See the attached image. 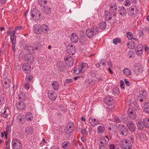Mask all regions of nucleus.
Wrapping results in <instances>:
<instances>
[{"label":"nucleus","mask_w":149,"mask_h":149,"mask_svg":"<svg viewBox=\"0 0 149 149\" xmlns=\"http://www.w3.org/2000/svg\"><path fill=\"white\" fill-rule=\"evenodd\" d=\"M118 130L119 134L124 136H127L128 133V130L127 128L122 124L118 125Z\"/></svg>","instance_id":"obj_1"},{"label":"nucleus","mask_w":149,"mask_h":149,"mask_svg":"<svg viewBox=\"0 0 149 149\" xmlns=\"http://www.w3.org/2000/svg\"><path fill=\"white\" fill-rule=\"evenodd\" d=\"M12 145L13 149H22V148L21 141L17 139H14L13 140Z\"/></svg>","instance_id":"obj_2"},{"label":"nucleus","mask_w":149,"mask_h":149,"mask_svg":"<svg viewBox=\"0 0 149 149\" xmlns=\"http://www.w3.org/2000/svg\"><path fill=\"white\" fill-rule=\"evenodd\" d=\"M74 125L72 122H70L68 124L66 127L67 130L66 131L67 134L66 136L67 137V138L68 139L70 138V136L69 134H68H68H71L73 131L74 129Z\"/></svg>","instance_id":"obj_3"},{"label":"nucleus","mask_w":149,"mask_h":149,"mask_svg":"<svg viewBox=\"0 0 149 149\" xmlns=\"http://www.w3.org/2000/svg\"><path fill=\"white\" fill-rule=\"evenodd\" d=\"M147 92L146 91H141L139 94L137 99L140 102H143L144 100H146L147 96Z\"/></svg>","instance_id":"obj_4"},{"label":"nucleus","mask_w":149,"mask_h":149,"mask_svg":"<svg viewBox=\"0 0 149 149\" xmlns=\"http://www.w3.org/2000/svg\"><path fill=\"white\" fill-rule=\"evenodd\" d=\"M128 113L129 117L132 119L134 120L136 118V115L134 110L132 108H130L128 109Z\"/></svg>","instance_id":"obj_5"},{"label":"nucleus","mask_w":149,"mask_h":149,"mask_svg":"<svg viewBox=\"0 0 149 149\" xmlns=\"http://www.w3.org/2000/svg\"><path fill=\"white\" fill-rule=\"evenodd\" d=\"M65 60L69 66L71 67L73 65L74 61L72 57L69 55L67 56L65 58Z\"/></svg>","instance_id":"obj_6"},{"label":"nucleus","mask_w":149,"mask_h":149,"mask_svg":"<svg viewBox=\"0 0 149 149\" xmlns=\"http://www.w3.org/2000/svg\"><path fill=\"white\" fill-rule=\"evenodd\" d=\"M136 52L137 55H141L143 52V47L141 44L137 45L135 48Z\"/></svg>","instance_id":"obj_7"},{"label":"nucleus","mask_w":149,"mask_h":149,"mask_svg":"<svg viewBox=\"0 0 149 149\" xmlns=\"http://www.w3.org/2000/svg\"><path fill=\"white\" fill-rule=\"evenodd\" d=\"M67 52L69 54L74 55L75 52V47L72 45H69L67 47Z\"/></svg>","instance_id":"obj_8"},{"label":"nucleus","mask_w":149,"mask_h":149,"mask_svg":"<svg viewBox=\"0 0 149 149\" xmlns=\"http://www.w3.org/2000/svg\"><path fill=\"white\" fill-rule=\"evenodd\" d=\"M127 126L129 130L134 132L136 130V126L134 123L131 121H128L127 123Z\"/></svg>","instance_id":"obj_9"},{"label":"nucleus","mask_w":149,"mask_h":149,"mask_svg":"<svg viewBox=\"0 0 149 149\" xmlns=\"http://www.w3.org/2000/svg\"><path fill=\"white\" fill-rule=\"evenodd\" d=\"M31 16L33 20H37V8L36 7L35 8H32L31 12Z\"/></svg>","instance_id":"obj_10"},{"label":"nucleus","mask_w":149,"mask_h":149,"mask_svg":"<svg viewBox=\"0 0 149 149\" xmlns=\"http://www.w3.org/2000/svg\"><path fill=\"white\" fill-rule=\"evenodd\" d=\"M130 10L131 14L134 17L136 16L138 14V9L135 6H132L130 8Z\"/></svg>","instance_id":"obj_11"},{"label":"nucleus","mask_w":149,"mask_h":149,"mask_svg":"<svg viewBox=\"0 0 149 149\" xmlns=\"http://www.w3.org/2000/svg\"><path fill=\"white\" fill-rule=\"evenodd\" d=\"M48 96L50 99L52 100H55L57 97L56 93L52 90L48 91Z\"/></svg>","instance_id":"obj_12"},{"label":"nucleus","mask_w":149,"mask_h":149,"mask_svg":"<svg viewBox=\"0 0 149 149\" xmlns=\"http://www.w3.org/2000/svg\"><path fill=\"white\" fill-rule=\"evenodd\" d=\"M108 142L107 139L106 140L104 137H102L100 139L99 147H106L107 146Z\"/></svg>","instance_id":"obj_13"},{"label":"nucleus","mask_w":149,"mask_h":149,"mask_svg":"<svg viewBox=\"0 0 149 149\" xmlns=\"http://www.w3.org/2000/svg\"><path fill=\"white\" fill-rule=\"evenodd\" d=\"M109 10L112 13H114V15H116V13L118 10V7L115 3H111L110 4Z\"/></svg>","instance_id":"obj_14"},{"label":"nucleus","mask_w":149,"mask_h":149,"mask_svg":"<svg viewBox=\"0 0 149 149\" xmlns=\"http://www.w3.org/2000/svg\"><path fill=\"white\" fill-rule=\"evenodd\" d=\"M104 19L105 20L109 21L112 19V15L111 13L108 10L104 12Z\"/></svg>","instance_id":"obj_15"},{"label":"nucleus","mask_w":149,"mask_h":149,"mask_svg":"<svg viewBox=\"0 0 149 149\" xmlns=\"http://www.w3.org/2000/svg\"><path fill=\"white\" fill-rule=\"evenodd\" d=\"M49 29L47 25L46 24H43L41 26L40 28L38 29V34L41 33L42 31H44L48 32Z\"/></svg>","instance_id":"obj_16"},{"label":"nucleus","mask_w":149,"mask_h":149,"mask_svg":"<svg viewBox=\"0 0 149 149\" xmlns=\"http://www.w3.org/2000/svg\"><path fill=\"white\" fill-rule=\"evenodd\" d=\"M134 71L136 74H139L142 72V68L141 66L139 64H137L135 65Z\"/></svg>","instance_id":"obj_17"},{"label":"nucleus","mask_w":149,"mask_h":149,"mask_svg":"<svg viewBox=\"0 0 149 149\" xmlns=\"http://www.w3.org/2000/svg\"><path fill=\"white\" fill-rule=\"evenodd\" d=\"M24 72L26 74L29 73L31 70V67L28 64L24 63L22 67Z\"/></svg>","instance_id":"obj_18"},{"label":"nucleus","mask_w":149,"mask_h":149,"mask_svg":"<svg viewBox=\"0 0 149 149\" xmlns=\"http://www.w3.org/2000/svg\"><path fill=\"white\" fill-rule=\"evenodd\" d=\"M79 65L81 66L80 68L81 73H83L87 70L88 67V65L86 63H79Z\"/></svg>","instance_id":"obj_19"},{"label":"nucleus","mask_w":149,"mask_h":149,"mask_svg":"<svg viewBox=\"0 0 149 149\" xmlns=\"http://www.w3.org/2000/svg\"><path fill=\"white\" fill-rule=\"evenodd\" d=\"M10 41L12 44V50L14 52L16 51L15 46L16 43V38L15 39V36H10Z\"/></svg>","instance_id":"obj_20"},{"label":"nucleus","mask_w":149,"mask_h":149,"mask_svg":"<svg viewBox=\"0 0 149 149\" xmlns=\"http://www.w3.org/2000/svg\"><path fill=\"white\" fill-rule=\"evenodd\" d=\"M104 102L108 105H111L113 103V99L110 96H106L104 100Z\"/></svg>","instance_id":"obj_21"},{"label":"nucleus","mask_w":149,"mask_h":149,"mask_svg":"<svg viewBox=\"0 0 149 149\" xmlns=\"http://www.w3.org/2000/svg\"><path fill=\"white\" fill-rule=\"evenodd\" d=\"M57 65L58 70L61 72L63 71L65 68L64 63L62 61L58 62Z\"/></svg>","instance_id":"obj_22"},{"label":"nucleus","mask_w":149,"mask_h":149,"mask_svg":"<svg viewBox=\"0 0 149 149\" xmlns=\"http://www.w3.org/2000/svg\"><path fill=\"white\" fill-rule=\"evenodd\" d=\"M89 120L90 123L93 126H94L95 125L100 124L99 121L95 118L93 119V118H90Z\"/></svg>","instance_id":"obj_23"},{"label":"nucleus","mask_w":149,"mask_h":149,"mask_svg":"<svg viewBox=\"0 0 149 149\" xmlns=\"http://www.w3.org/2000/svg\"><path fill=\"white\" fill-rule=\"evenodd\" d=\"M23 101L18 102L16 103L17 108L19 109L22 110L25 108L26 106Z\"/></svg>","instance_id":"obj_24"},{"label":"nucleus","mask_w":149,"mask_h":149,"mask_svg":"<svg viewBox=\"0 0 149 149\" xmlns=\"http://www.w3.org/2000/svg\"><path fill=\"white\" fill-rule=\"evenodd\" d=\"M4 87L6 88H9L10 86L11 82L10 79L6 77L4 79Z\"/></svg>","instance_id":"obj_25"},{"label":"nucleus","mask_w":149,"mask_h":149,"mask_svg":"<svg viewBox=\"0 0 149 149\" xmlns=\"http://www.w3.org/2000/svg\"><path fill=\"white\" fill-rule=\"evenodd\" d=\"M33 58L31 55H26L25 56V60L29 63H33Z\"/></svg>","instance_id":"obj_26"},{"label":"nucleus","mask_w":149,"mask_h":149,"mask_svg":"<svg viewBox=\"0 0 149 149\" xmlns=\"http://www.w3.org/2000/svg\"><path fill=\"white\" fill-rule=\"evenodd\" d=\"M71 40L74 43H77L78 41V37L77 34L75 33H72L71 36Z\"/></svg>","instance_id":"obj_27"},{"label":"nucleus","mask_w":149,"mask_h":149,"mask_svg":"<svg viewBox=\"0 0 149 149\" xmlns=\"http://www.w3.org/2000/svg\"><path fill=\"white\" fill-rule=\"evenodd\" d=\"M118 12L120 15H125L127 13L126 9L123 7H120L118 10Z\"/></svg>","instance_id":"obj_28"},{"label":"nucleus","mask_w":149,"mask_h":149,"mask_svg":"<svg viewBox=\"0 0 149 149\" xmlns=\"http://www.w3.org/2000/svg\"><path fill=\"white\" fill-rule=\"evenodd\" d=\"M33 132V129L31 127L29 126L27 127L25 129V133L27 134L30 135L32 134Z\"/></svg>","instance_id":"obj_29"},{"label":"nucleus","mask_w":149,"mask_h":149,"mask_svg":"<svg viewBox=\"0 0 149 149\" xmlns=\"http://www.w3.org/2000/svg\"><path fill=\"white\" fill-rule=\"evenodd\" d=\"M41 10L47 14H48L50 13V8L48 6L44 7L41 9Z\"/></svg>","instance_id":"obj_30"},{"label":"nucleus","mask_w":149,"mask_h":149,"mask_svg":"<svg viewBox=\"0 0 149 149\" xmlns=\"http://www.w3.org/2000/svg\"><path fill=\"white\" fill-rule=\"evenodd\" d=\"M18 97L19 100H21V101H24L26 99L25 93L21 92L18 95Z\"/></svg>","instance_id":"obj_31"},{"label":"nucleus","mask_w":149,"mask_h":149,"mask_svg":"<svg viewBox=\"0 0 149 149\" xmlns=\"http://www.w3.org/2000/svg\"><path fill=\"white\" fill-rule=\"evenodd\" d=\"M33 116L30 112H27L25 116V119L28 121H31L33 119Z\"/></svg>","instance_id":"obj_32"},{"label":"nucleus","mask_w":149,"mask_h":149,"mask_svg":"<svg viewBox=\"0 0 149 149\" xmlns=\"http://www.w3.org/2000/svg\"><path fill=\"white\" fill-rule=\"evenodd\" d=\"M26 48L28 51L31 54L34 53L35 52V50L33 48L31 45H29L26 47Z\"/></svg>","instance_id":"obj_33"},{"label":"nucleus","mask_w":149,"mask_h":149,"mask_svg":"<svg viewBox=\"0 0 149 149\" xmlns=\"http://www.w3.org/2000/svg\"><path fill=\"white\" fill-rule=\"evenodd\" d=\"M8 112L6 109H4L1 110V115L2 117L4 118H7L8 116V112H9L8 110Z\"/></svg>","instance_id":"obj_34"},{"label":"nucleus","mask_w":149,"mask_h":149,"mask_svg":"<svg viewBox=\"0 0 149 149\" xmlns=\"http://www.w3.org/2000/svg\"><path fill=\"white\" fill-rule=\"evenodd\" d=\"M99 27L100 29L103 30L107 27V24L104 21H102L99 24Z\"/></svg>","instance_id":"obj_35"},{"label":"nucleus","mask_w":149,"mask_h":149,"mask_svg":"<svg viewBox=\"0 0 149 149\" xmlns=\"http://www.w3.org/2000/svg\"><path fill=\"white\" fill-rule=\"evenodd\" d=\"M86 34L89 38H92L94 34L93 30L91 29H87L86 30Z\"/></svg>","instance_id":"obj_36"},{"label":"nucleus","mask_w":149,"mask_h":149,"mask_svg":"<svg viewBox=\"0 0 149 149\" xmlns=\"http://www.w3.org/2000/svg\"><path fill=\"white\" fill-rule=\"evenodd\" d=\"M70 144V143L69 142L65 141L62 143V146L64 149H68L69 148Z\"/></svg>","instance_id":"obj_37"},{"label":"nucleus","mask_w":149,"mask_h":149,"mask_svg":"<svg viewBox=\"0 0 149 149\" xmlns=\"http://www.w3.org/2000/svg\"><path fill=\"white\" fill-rule=\"evenodd\" d=\"M91 29H93V31L94 35L98 34L99 32V30L98 28L95 26L92 27Z\"/></svg>","instance_id":"obj_38"},{"label":"nucleus","mask_w":149,"mask_h":149,"mask_svg":"<svg viewBox=\"0 0 149 149\" xmlns=\"http://www.w3.org/2000/svg\"><path fill=\"white\" fill-rule=\"evenodd\" d=\"M123 72L125 74L127 75H130L131 74V72L130 70L127 68H125L123 70Z\"/></svg>","instance_id":"obj_39"},{"label":"nucleus","mask_w":149,"mask_h":149,"mask_svg":"<svg viewBox=\"0 0 149 149\" xmlns=\"http://www.w3.org/2000/svg\"><path fill=\"white\" fill-rule=\"evenodd\" d=\"M144 125L146 127H149V119L146 118L143 120Z\"/></svg>","instance_id":"obj_40"},{"label":"nucleus","mask_w":149,"mask_h":149,"mask_svg":"<svg viewBox=\"0 0 149 149\" xmlns=\"http://www.w3.org/2000/svg\"><path fill=\"white\" fill-rule=\"evenodd\" d=\"M52 85L53 87L55 90H57L59 88V85L58 83L56 81H54L53 82Z\"/></svg>","instance_id":"obj_41"},{"label":"nucleus","mask_w":149,"mask_h":149,"mask_svg":"<svg viewBox=\"0 0 149 149\" xmlns=\"http://www.w3.org/2000/svg\"><path fill=\"white\" fill-rule=\"evenodd\" d=\"M98 132L100 133H103L104 131L105 128L102 126H99L97 128Z\"/></svg>","instance_id":"obj_42"},{"label":"nucleus","mask_w":149,"mask_h":149,"mask_svg":"<svg viewBox=\"0 0 149 149\" xmlns=\"http://www.w3.org/2000/svg\"><path fill=\"white\" fill-rule=\"evenodd\" d=\"M144 125L143 124V122L142 121L139 122L138 123V127L139 129L142 130L144 128Z\"/></svg>","instance_id":"obj_43"},{"label":"nucleus","mask_w":149,"mask_h":149,"mask_svg":"<svg viewBox=\"0 0 149 149\" xmlns=\"http://www.w3.org/2000/svg\"><path fill=\"white\" fill-rule=\"evenodd\" d=\"M127 45L128 47L130 49H132L134 48L135 47L134 42L132 41L128 43Z\"/></svg>","instance_id":"obj_44"},{"label":"nucleus","mask_w":149,"mask_h":149,"mask_svg":"<svg viewBox=\"0 0 149 149\" xmlns=\"http://www.w3.org/2000/svg\"><path fill=\"white\" fill-rule=\"evenodd\" d=\"M120 39L119 38H115L113 40V42L115 45H117L118 43H120Z\"/></svg>","instance_id":"obj_45"},{"label":"nucleus","mask_w":149,"mask_h":149,"mask_svg":"<svg viewBox=\"0 0 149 149\" xmlns=\"http://www.w3.org/2000/svg\"><path fill=\"white\" fill-rule=\"evenodd\" d=\"M119 93V89L118 88H116L112 91V93L115 96L118 95Z\"/></svg>","instance_id":"obj_46"},{"label":"nucleus","mask_w":149,"mask_h":149,"mask_svg":"<svg viewBox=\"0 0 149 149\" xmlns=\"http://www.w3.org/2000/svg\"><path fill=\"white\" fill-rule=\"evenodd\" d=\"M47 2V0H39V2L40 6H44L45 5Z\"/></svg>","instance_id":"obj_47"},{"label":"nucleus","mask_w":149,"mask_h":149,"mask_svg":"<svg viewBox=\"0 0 149 149\" xmlns=\"http://www.w3.org/2000/svg\"><path fill=\"white\" fill-rule=\"evenodd\" d=\"M33 77V76L32 75H29L26 76V79L27 81L28 82H29L32 79Z\"/></svg>","instance_id":"obj_48"},{"label":"nucleus","mask_w":149,"mask_h":149,"mask_svg":"<svg viewBox=\"0 0 149 149\" xmlns=\"http://www.w3.org/2000/svg\"><path fill=\"white\" fill-rule=\"evenodd\" d=\"M9 131V126L8 125H6V131H4V133L5 136L6 138H7V134Z\"/></svg>","instance_id":"obj_49"},{"label":"nucleus","mask_w":149,"mask_h":149,"mask_svg":"<svg viewBox=\"0 0 149 149\" xmlns=\"http://www.w3.org/2000/svg\"><path fill=\"white\" fill-rule=\"evenodd\" d=\"M127 37L129 40H131L132 39V33L131 32H128L127 33Z\"/></svg>","instance_id":"obj_50"},{"label":"nucleus","mask_w":149,"mask_h":149,"mask_svg":"<svg viewBox=\"0 0 149 149\" xmlns=\"http://www.w3.org/2000/svg\"><path fill=\"white\" fill-rule=\"evenodd\" d=\"M123 149H132V145L131 143L130 144H126L124 147H122Z\"/></svg>","instance_id":"obj_51"},{"label":"nucleus","mask_w":149,"mask_h":149,"mask_svg":"<svg viewBox=\"0 0 149 149\" xmlns=\"http://www.w3.org/2000/svg\"><path fill=\"white\" fill-rule=\"evenodd\" d=\"M114 121L117 123L121 122V120L120 118L117 116H115L114 118Z\"/></svg>","instance_id":"obj_52"},{"label":"nucleus","mask_w":149,"mask_h":149,"mask_svg":"<svg viewBox=\"0 0 149 149\" xmlns=\"http://www.w3.org/2000/svg\"><path fill=\"white\" fill-rule=\"evenodd\" d=\"M37 25L36 24L34 25V26L33 27V28L32 29L33 31L35 33H36V34L37 33Z\"/></svg>","instance_id":"obj_53"},{"label":"nucleus","mask_w":149,"mask_h":149,"mask_svg":"<svg viewBox=\"0 0 149 149\" xmlns=\"http://www.w3.org/2000/svg\"><path fill=\"white\" fill-rule=\"evenodd\" d=\"M74 72L75 74H78L80 72H81L80 69L79 68H75L74 70Z\"/></svg>","instance_id":"obj_54"},{"label":"nucleus","mask_w":149,"mask_h":149,"mask_svg":"<svg viewBox=\"0 0 149 149\" xmlns=\"http://www.w3.org/2000/svg\"><path fill=\"white\" fill-rule=\"evenodd\" d=\"M5 99L2 96H0V104H4Z\"/></svg>","instance_id":"obj_55"},{"label":"nucleus","mask_w":149,"mask_h":149,"mask_svg":"<svg viewBox=\"0 0 149 149\" xmlns=\"http://www.w3.org/2000/svg\"><path fill=\"white\" fill-rule=\"evenodd\" d=\"M109 138L108 136L106 135L105 137H104L105 138L106 140H107V139L108 141H109V139L111 140L112 138V135H111L110 133L109 134Z\"/></svg>","instance_id":"obj_56"},{"label":"nucleus","mask_w":149,"mask_h":149,"mask_svg":"<svg viewBox=\"0 0 149 149\" xmlns=\"http://www.w3.org/2000/svg\"><path fill=\"white\" fill-rule=\"evenodd\" d=\"M128 55L129 56L130 58H132L134 57V53L131 50H130L129 52Z\"/></svg>","instance_id":"obj_57"},{"label":"nucleus","mask_w":149,"mask_h":149,"mask_svg":"<svg viewBox=\"0 0 149 149\" xmlns=\"http://www.w3.org/2000/svg\"><path fill=\"white\" fill-rule=\"evenodd\" d=\"M73 82V80L71 79H66L65 81V83H66V84H69L70 82Z\"/></svg>","instance_id":"obj_58"},{"label":"nucleus","mask_w":149,"mask_h":149,"mask_svg":"<svg viewBox=\"0 0 149 149\" xmlns=\"http://www.w3.org/2000/svg\"><path fill=\"white\" fill-rule=\"evenodd\" d=\"M147 107H145L144 111L146 113H149V105H147Z\"/></svg>","instance_id":"obj_59"},{"label":"nucleus","mask_w":149,"mask_h":149,"mask_svg":"<svg viewBox=\"0 0 149 149\" xmlns=\"http://www.w3.org/2000/svg\"><path fill=\"white\" fill-rule=\"evenodd\" d=\"M126 3L125 5L127 6H129L131 4V2L130 0H126L125 1Z\"/></svg>","instance_id":"obj_60"},{"label":"nucleus","mask_w":149,"mask_h":149,"mask_svg":"<svg viewBox=\"0 0 149 149\" xmlns=\"http://www.w3.org/2000/svg\"><path fill=\"white\" fill-rule=\"evenodd\" d=\"M120 145L121 146V148L123 147H124V140L123 139L122 140H121L120 142Z\"/></svg>","instance_id":"obj_61"},{"label":"nucleus","mask_w":149,"mask_h":149,"mask_svg":"<svg viewBox=\"0 0 149 149\" xmlns=\"http://www.w3.org/2000/svg\"><path fill=\"white\" fill-rule=\"evenodd\" d=\"M125 84L127 86H129L130 85V82L127 79H125Z\"/></svg>","instance_id":"obj_62"},{"label":"nucleus","mask_w":149,"mask_h":149,"mask_svg":"<svg viewBox=\"0 0 149 149\" xmlns=\"http://www.w3.org/2000/svg\"><path fill=\"white\" fill-rule=\"evenodd\" d=\"M124 140L125 141V142L126 144H130L131 142L128 139H124Z\"/></svg>","instance_id":"obj_63"},{"label":"nucleus","mask_w":149,"mask_h":149,"mask_svg":"<svg viewBox=\"0 0 149 149\" xmlns=\"http://www.w3.org/2000/svg\"><path fill=\"white\" fill-rule=\"evenodd\" d=\"M109 149H115V146L113 144H111L109 146Z\"/></svg>","instance_id":"obj_64"}]
</instances>
